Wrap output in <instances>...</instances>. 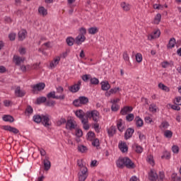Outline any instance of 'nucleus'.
<instances>
[{"mask_svg": "<svg viewBox=\"0 0 181 181\" xmlns=\"http://www.w3.org/2000/svg\"><path fill=\"white\" fill-rule=\"evenodd\" d=\"M117 166L118 168H124V166H126L128 169H134V168H135V164L131 159H129V158L124 157L117 160Z\"/></svg>", "mask_w": 181, "mask_h": 181, "instance_id": "f257e3e1", "label": "nucleus"}, {"mask_svg": "<svg viewBox=\"0 0 181 181\" xmlns=\"http://www.w3.org/2000/svg\"><path fill=\"white\" fill-rule=\"evenodd\" d=\"M86 115L88 119L89 118V119H93L94 122H98L101 118L100 112L97 110L88 111L86 112Z\"/></svg>", "mask_w": 181, "mask_h": 181, "instance_id": "f03ea898", "label": "nucleus"}, {"mask_svg": "<svg viewBox=\"0 0 181 181\" xmlns=\"http://www.w3.org/2000/svg\"><path fill=\"white\" fill-rule=\"evenodd\" d=\"M79 181H86V179L88 177V169L87 168H82L79 170L78 174Z\"/></svg>", "mask_w": 181, "mask_h": 181, "instance_id": "7ed1b4c3", "label": "nucleus"}, {"mask_svg": "<svg viewBox=\"0 0 181 181\" xmlns=\"http://www.w3.org/2000/svg\"><path fill=\"white\" fill-rule=\"evenodd\" d=\"M45 87H46V84H45V83H39L35 85H33L31 86L32 92L33 94H38L39 91H42V90H45Z\"/></svg>", "mask_w": 181, "mask_h": 181, "instance_id": "20e7f679", "label": "nucleus"}, {"mask_svg": "<svg viewBox=\"0 0 181 181\" xmlns=\"http://www.w3.org/2000/svg\"><path fill=\"white\" fill-rule=\"evenodd\" d=\"M160 37V30L156 28L153 31L148 35V40H153L154 39H158Z\"/></svg>", "mask_w": 181, "mask_h": 181, "instance_id": "39448f33", "label": "nucleus"}, {"mask_svg": "<svg viewBox=\"0 0 181 181\" xmlns=\"http://www.w3.org/2000/svg\"><path fill=\"white\" fill-rule=\"evenodd\" d=\"M66 128L69 131H73L77 128V122L73 119H69L66 122Z\"/></svg>", "mask_w": 181, "mask_h": 181, "instance_id": "423d86ee", "label": "nucleus"}, {"mask_svg": "<svg viewBox=\"0 0 181 181\" xmlns=\"http://www.w3.org/2000/svg\"><path fill=\"white\" fill-rule=\"evenodd\" d=\"M47 98H54L55 100H64L65 95H56V92L52 91L47 95Z\"/></svg>", "mask_w": 181, "mask_h": 181, "instance_id": "0eeeda50", "label": "nucleus"}, {"mask_svg": "<svg viewBox=\"0 0 181 181\" xmlns=\"http://www.w3.org/2000/svg\"><path fill=\"white\" fill-rule=\"evenodd\" d=\"M117 127L118 131H119V132H124V131H125V122H124V120H122V119H119L117 121Z\"/></svg>", "mask_w": 181, "mask_h": 181, "instance_id": "6e6552de", "label": "nucleus"}, {"mask_svg": "<svg viewBox=\"0 0 181 181\" xmlns=\"http://www.w3.org/2000/svg\"><path fill=\"white\" fill-rule=\"evenodd\" d=\"M59 63H60V57L57 56L55 57L53 60H52L49 62V69H56V67H57V65L59 64Z\"/></svg>", "mask_w": 181, "mask_h": 181, "instance_id": "1a4fd4ad", "label": "nucleus"}, {"mask_svg": "<svg viewBox=\"0 0 181 181\" xmlns=\"http://www.w3.org/2000/svg\"><path fill=\"white\" fill-rule=\"evenodd\" d=\"M80 86H81V81H78L76 84L69 86V90L71 93H77L80 90Z\"/></svg>", "mask_w": 181, "mask_h": 181, "instance_id": "9d476101", "label": "nucleus"}, {"mask_svg": "<svg viewBox=\"0 0 181 181\" xmlns=\"http://www.w3.org/2000/svg\"><path fill=\"white\" fill-rule=\"evenodd\" d=\"M41 122L45 127H50V116H49L48 115H42Z\"/></svg>", "mask_w": 181, "mask_h": 181, "instance_id": "9b49d317", "label": "nucleus"}, {"mask_svg": "<svg viewBox=\"0 0 181 181\" xmlns=\"http://www.w3.org/2000/svg\"><path fill=\"white\" fill-rule=\"evenodd\" d=\"M47 8H45V6H40L38 8V15L40 16H42V18H45L46 16H47Z\"/></svg>", "mask_w": 181, "mask_h": 181, "instance_id": "f8f14e48", "label": "nucleus"}, {"mask_svg": "<svg viewBox=\"0 0 181 181\" xmlns=\"http://www.w3.org/2000/svg\"><path fill=\"white\" fill-rule=\"evenodd\" d=\"M42 163L44 165V170L47 171L50 169L52 164L50 160H49V157L46 156L45 159L42 160Z\"/></svg>", "mask_w": 181, "mask_h": 181, "instance_id": "ddd939ff", "label": "nucleus"}, {"mask_svg": "<svg viewBox=\"0 0 181 181\" xmlns=\"http://www.w3.org/2000/svg\"><path fill=\"white\" fill-rule=\"evenodd\" d=\"M86 42V35H78L76 38H75V43L76 45H80L83 42Z\"/></svg>", "mask_w": 181, "mask_h": 181, "instance_id": "4468645a", "label": "nucleus"}, {"mask_svg": "<svg viewBox=\"0 0 181 181\" xmlns=\"http://www.w3.org/2000/svg\"><path fill=\"white\" fill-rule=\"evenodd\" d=\"M148 179L152 181L158 180V174H156V171H155V170H151L148 173Z\"/></svg>", "mask_w": 181, "mask_h": 181, "instance_id": "2eb2a0df", "label": "nucleus"}, {"mask_svg": "<svg viewBox=\"0 0 181 181\" xmlns=\"http://www.w3.org/2000/svg\"><path fill=\"white\" fill-rule=\"evenodd\" d=\"M120 6L123 11H125L126 12H128V11L131 9V4H129L128 1H122L120 4Z\"/></svg>", "mask_w": 181, "mask_h": 181, "instance_id": "dca6fc26", "label": "nucleus"}, {"mask_svg": "<svg viewBox=\"0 0 181 181\" xmlns=\"http://www.w3.org/2000/svg\"><path fill=\"white\" fill-rule=\"evenodd\" d=\"M76 117L78 118H79L81 121H83V119H86V118H87V115L84 114V112L83 110H77L75 112Z\"/></svg>", "mask_w": 181, "mask_h": 181, "instance_id": "f3484780", "label": "nucleus"}, {"mask_svg": "<svg viewBox=\"0 0 181 181\" xmlns=\"http://www.w3.org/2000/svg\"><path fill=\"white\" fill-rule=\"evenodd\" d=\"M13 62L15 63L16 66H21V64L23 63V59L18 55H14Z\"/></svg>", "mask_w": 181, "mask_h": 181, "instance_id": "a211bd4d", "label": "nucleus"}, {"mask_svg": "<svg viewBox=\"0 0 181 181\" xmlns=\"http://www.w3.org/2000/svg\"><path fill=\"white\" fill-rule=\"evenodd\" d=\"M5 131H8L9 132H12L13 134H19V130L15 127H12L11 126H4Z\"/></svg>", "mask_w": 181, "mask_h": 181, "instance_id": "6ab92c4d", "label": "nucleus"}, {"mask_svg": "<svg viewBox=\"0 0 181 181\" xmlns=\"http://www.w3.org/2000/svg\"><path fill=\"white\" fill-rule=\"evenodd\" d=\"M119 148L123 153L128 151V146L127 145V143L124 142H121L119 144Z\"/></svg>", "mask_w": 181, "mask_h": 181, "instance_id": "aec40b11", "label": "nucleus"}, {"mask_svg": "<svg viewBox=\"0 0 181 181\" xmlns=\"http://www.w3.org/2000/svg\"><path fill=\"white\" fill-rule=\"evenodd\" d=\"M134 129L129 128L126 130L124 138L126 139H129V138L132 137V135L134 134Z\"/></svg>", "mask_w": 181, "mask_h": 181, "instance_id": "412c9836", "label": "nucleus"}, {"mask_svg": "<svg viewBox=\"0 0 181 181\" xmlns=\"http://www.w3.org/2000/svg\"><path fill=\"white\" fill-rule=\"evenodd\" d=\"M132 111V107L126 106L121 110L120 113L122 115H127L128 112H131Z\"/></svg>", "mask_w": 181, "mask_h": 181, "instance_id": "4be33fe9", "label": "nucleus"}, {"mask_svg": "<svg viewBox=\"0 0 181 181\" xmlns=\"http://www.w3.org/2000/svg\"><path fill=\"white\" fill-rule=\"evenodd\" d=\"M102 90L103 91H108L110 88H111V85L108 83V81H103L101 82Z\"/></svg>", "mask_w": 181, "mask_h": 181, "instance_id": "5701e85b", "label": "nucleus"}, {"mask_svg": "<svg viewBox=\"0 0 181 181\" xmlns=\"http://www.w3.org/2000/svg\"><path fill=\"white\" fill-rule=\"evenodd\" d=\"M3 121H5V122H13L15 120L13 119V117L9 115H4L2 117Z\"/></svg>", "mask_w": 181, "mask_h": 181, "instance_id": "b1692460", "label": "nucleus"}, {"mask_svg": "<svg viewBox=\"0 0 181 181\" xmlns=\"http://www.w3.org/2000/svg\"><path fill=\"white\" fill-rule=\"evenodd\" d=\"M33 114V107L30 105H28L25 111V115H27V117H30Z\"/></svg>", "mask_w": 181, "mask_h": 181, "instance_id": "393cba45", "label": "nucleus"}, {"mask_svg": "<svg viewBox=\"0 0 181 181\" xmlns=\"http://www.w3.org/2000/svg\"><path fill=\"white\" fill-rule=\"evenodd\" d=\"M161 19H162V15H160V13H158L154 17L153 23H154V25H159V23H160Z\"/></svg>", "mask_w": 181, "mask_h": 181, "instance_id": "a878e982", "label": "nucleus"}, {"mask_svg": "<svg viewBox=\"0 0 181 181\" xmlns=\"http://www.w3.org/2000/svg\"><path fill=\"white\" fill-rule=\"evenodd\" d=\"M81 122L83 124V129H85L86 131H88V129H90V125L88 124V118L82 119Z\"/></svg>", "mask_w": 181, "mask_h": 181, "instance_id": "bb28decb", "label": "nucleus"}, {"mask_svg": "<svg viewBox=\"0 0 181 181\" xmlns=\"http://www.w3.org/2000/svg\"><path fill=\"white\" fill-rule=\"evenodd\" d=\"M132 147L137 153H142L144 151L142 147L136 144H134Z\"/></svg>", "mask_w": 181, "mask_h": 181, "instance_id": "cd10ccee", "label": "nucleus"}, {"mask_svg": "<svg viewBox=\"0 0 181 181\" xmlns=\"http://www.w3.org/2000/svg\"><path fill=\"white\" fill-rule=\"evenodd\" d=\"M88 32L89 35H95V33H98V28L91 27L88 29Z\"/></svg>", "mask_w": 181, "mask_h": 181, "instance_id": "c85d7f7f", "label": "nucleus"}, {"mask_svg": "<svg viewBox=\"0 0 181 181\" xmlns=\"http://www.w3.org/2000/svg\"><path fill=\"white\" fill-rule=\"evenodd\" d=\"M42 115H34L33 117V119L34 122H36L37 124H40L42 122Z\"/></svg>", "mask_w": 181, "mask_h": 181, "instance_id": "c756f323", "label": "nucleus"}, {"mask_svg": "<svg viewBox=\"0 0 181 181\" xmlns=\"http://www.w3.org/2000/svg\"><path fill=\"white\" fill-rule=\"evenodd\" d=\"M87 139L88 141H94L95 139V134L93 132H89L87 134Z\"/></svg>", "mask_w": 181, "mask_h": 181, "instance_id": "7c9ffc66", "label": "nucleus"}, {"mask_svg": "<svg viewBox=\"0 0 181 181\" xmlns=\"http://www.w3.org/2000/svg\"><path fill=\"white\" fill-rule=\"evenodd\" d=\"M136 127H143L144 126V120L141 119L139 117H136L135 118Z\"/></svg>", "mask_w": 181, "mask_h": 181, "instance_id": "2f4dec72", "label": "nucleus"}, {"mask_svg": "<svg viewBox=\"0 0 181 181\" xmlns=\"http://www.w3.org/2000/svg\"><path fill=\"white\" fill-rule=\"evenodd\" d=\"M163 134L165 138H168V139H170V138L173 136V132H172V131L170 130L164 131Z\"/></svg>", "mask_w": 181, "mask_h": 181, "instance_id": "473e14b6", "label": "nucleus"}, {"mask_svg": "<svg viewBox=\"0 0 181 181\" xmlns=\"http://www.w3.org/2000/svg\"><path fill=\"white\" fill-rule=\"evenodd\" d=\"M160 128L162 131H165V129H168V128H169V122L166 121L162 122L161 124L160 125Z\"/></svg>", "mask_w": 181, "mask_h": 181, "instance_id": "72a5a7b5", "label": "nucleus"}, {"mask_svg": "<svg viewBox=\"0 0 181 181\" xmlns=\"http://www.w3.org/2000/svg\"><path fill=\"white\" fill-rule=\"evenodd\" d=\"M161 159H167V160H168V159H170V153L168 151H163Z\"/></svg>", "mask_w": 181, "mask_h": 181, "instance_id": "f704fd0d", "label": "nucleus"}, {"mask_svg": "<svg viewBox=\"0 0 181 181\" xmlns=\"http://www.w3.org/2000/svg\"><path fill=\"white\" fill-rule=\"evenodd\" d=\"M175 45H176V40L175 38H171L168 45V49H173V47H175Z\"/></svg>", "mask_w": 181, "mask_h": 181, "instance_id": "c9c22d12", "label": "nucleus"}, {"mask_svg": "<svg viewBox=\"0 0 181 181\" xmlns=\"http://www.w3.org/2000/svg\"><path fill=\"white\" fill-rule=\"evenodd\" d=\"M116 132V129L114 127H111L110 129L107 130V134L110 136H113L114 134Z\"/></svg>", "mask_w": 181, "mask_h": 181, "instance_id": "e433bc0d", "label": "nucleus"}, {"mask_svg": "<svg viewBox=\"0 0 181 181\" xmlns=\"http://www.w3.org/2000/svg\"><path fill=\"white\" fill-rule=\"evenodd\" d=\"M15 94L16 97H22L23 95V93H22V90H21V87L18 86L16 88Z\"/></svg>", "mask_w": 181, "mask_h": 181, "instance_id": "4c0bfd02", "label": "nucleus"}, {"mask_svg": "<svg viewBox=\"0 0 181 181\" xmlns=\"http://www.w3.org/2000/svg\"><path fill=\"white\" fill-rule=\"evenodd\" d=\"M149 110L151 112H156L158 111V106L155 103L150 105Z\"/></svg>", "mask_w": 181, "mask_h": 181, "instance_id": "58836bf2", "label": "nucleus"}, {"mask_svg": "<svg viewBox=\"0 0 181 181\" xmlns=\"http://www.w3.org/2000/svg\"><path fill=\"white\" fill-rule=\"evenodd\" d=\"M79 101L81 105L87 104V103H88V98H86V96H81L79 97Z\"/></svg>", "mask_w": 181, "mask_h": 181, "instance_id": "ea45409f", "label": "nucleus"}, {"mask_svg": "<svg viewBox=\"0 0 181 181\" xmlns=\"http://www.w3.org/2000/svg\"><path fill=\"white\" fill-rule=\"evenodd\" d=\"M78 150L79 151V152H81V153H84L87 151L88 148L84 145H79L78 146Z\"/></svg>", "mask_w": 181, "mask_h": 181, "instance_id": "a19ab883", "label": "nucleus"}, {"mask_svg": "<svg viewBox=\"0 0 181 181\" xmlns=\"http://www.w3.org/2000/svg\"><path fill=\"white\" fill-rule=\"evenodd\" d=\"M90 84H93L94 86H97V84H99L100 83V81L98 80V78L95 77L92 78L91 76H90Z\"/></svg>", "mask_w": 181, "mask_h": 181, "instance_id": "79ce46f5", "label": "nucleus"}, {"mask_svg": "<svg viewBox=\"0 0 181 181\" xmlns=\"http://www.w3.org/2000/svg\"><path fill=\"white\" fill-rule=\"evenodd\" d=\"M112 111L117 112L119 110V105L118 103H112Z\"/></svg>", "mask_w": 181, "mask_h": 181, "instance_id": "37998d69", "label": "nucleus"}, {"mask_svg": "<svg viewBox=\"0 0 181 181\" xmlns=\"http://www.w3.org/2000/svg\"><path fill=\"white\" fill-rule=\"evenodd\" d=\"M158 87L161 89L163 90V91H167L169 92V88L166 86H165V84L163 83H159L158 84Z\"/></svg>", "mask_w": 181, "mask_h": 181, "instance_id": "c03bdc74", "label": "nucleus"}, {"mask_svg": "<svg viewBox=\"0 0 181 181\" xmlns=\"http://www.w3.org/2000/svg\"><path fill=\"white\" fill-rule=\"evenodd\" d=\"M147 161L151 166H153L155 165V161H153V156H148L147 157Z\"/></svg>", "mask_w": 181, "mask_h": 181, "instance_id": "a18cd8bd", "label": "nucleus"}, {"mask_svg": "<svg viewBox=\"0 0 181 181\" xmlns=\"http://www.w3.org/2000/svg\"><path fill=\"white\" fill-rule=\"evenodd\" d=\"M66 43L69 46H73L74 45V38L73 37H68L66 39Z\"/></svg>", "mask_w": 181, "mask_h": 181, "instance_id": "49530a36", "label": "nucleus"}, {"mask_svg": "<svg viewBox=\"0 0 181 181\" xmlns=\"http://www.w3.org/2000/svg\"><path fill=\"white\" fill-rule=\"evenodd\" d=\"M46 97H40L37 98V104H42V103H46Z\"/></svg>", "mask_w": 181, "mask_h": 181, "instance_id": "de8ad7c7", "label": "nucleus"}, {"mask_svg": "<svg viewBox=\"0 0 181 181\" xmlns=\"http://www.w3.org/2000/svg\"><path fill=\"white\" fill-rule=\"evenodd\" d=\"M92 145L93 146H96V148H98V146H100V140H98V139H95L92 141Z\"/></svg>", "mask_w": 181, "mask_h": 181, "instance_id": "09e8293b", "label": "nucleus"}, {"mask_svg": "<svg viewBox=\"0 0 181 181\" xmlns=\"http://www.w3.org/2000/svg\"><path fill=\"white\" fill-rule=\"evenodd\" d=\"M136 60L137 63H141L142 62V54L137 53L136 54Z\"/></svg>", "mask_w": 181, "mask_h": 181, "instance_id": "8fccbe9b", "label": "nucleus"}, {"mask_svg": "<svg viewBox=\"0 0 181 181\" xmlns=\"http://www.w3.org/2000/svg\"><path fill=\"white\" fill-rule=\"evenodd\" d=\"M134 114L130 113V114L127 115L126 119H127V121H129V122H131V121L134 120Z\"/></svg>", "mask_w": 181, "mask_h": 181, "instance_id": "3c124183", "label": "nucleus"}, {"mask_svg": "<svg viewBox=\"0 0 181 181\" xmlns=\"http://www.w3.org/2000/svg\"><path fill=\"white\" fill-rule=\"evenodd\" d=\"M76 135L78 138H81V136H83V131L80 129H77L76 130Z\"/></svg>", "mask_w": 181, "mask_h": 181, "instance_id": "603ef678", "label": "nucleus"}, {"mask_svg": "<svg viewBox=\"0 0 181 181\" xmlns=\"http://www.w3.org/2000/svg\"><path fill=\"white\" fill-rule=\"evenodd\" d=\"M90 78H91V75L85 74L82 76V80H83L84 81H88V80H90Z\"/></svg>", "mask_w": 181, "mask_h": 181, "instance_id": "864d4df0", "label": "nucleus"}, {"mask_svg": "<svg viewBox=\"0 0 181 181\" xmlns=\"http://www.w3.org/2000/svg\"><path fill=\"white\" fill-rule=\"evenodd\" d=\"M77 163H78L79 170L83 169V168H87V167L84 166V164L83 163V160H78Z\"/></svg>", "mask_w": 181, "mask_h": 181, "instance_id": "5fc2aeb1", "label": "nucleus"}, {"mask_svg": "<svg viewBox=\"0 0 181 181\" xmlns=\"http://www.w3.org/2000/svg\"><path fill=\"white\" fill-rule=\"evenodd\" d=\"M56 104V101L54 100H49L47 102V105L48 107H54V105Z\"/></svg>", "mask_w": 181, "mask_h": 181, "instance_id": "6e6d98bb", "label": "nucleus"}, {"mask_svg": "<svg viewBox=\"0 0 181 181\" xmlns=\"http://www.w3.org/2000/svg\"><path fill=\"white\" fill-rule=\"evenodd\" d=\"M172 151L173 153H179V146L174 145L172 146Z\"/></svg>", "mask_w": 181, "mask_h": 181, "instance_id": "4d7b16f0", "label": "nucleus"}, {"mask_svg": "<svg viewBox=\"0 0 181 181\" xmlns=\"http://www.w3.org/2000/svg\"><path fill=\"white\" fill-rule=\"evenodd\" d=\"M123 59L124 62H129V55H128V52H124L123 53Z\"/></svg>", "mask_w": 181, "mask_h": 181, "instance_id": "13d9d810", "label": "nucleus"}, {"mask_svg": "<svg viewBox=\"0 0 181 181\" xmlns=\"http://www.w3.org/2000/svg\"><path fill=\"white\" fill-rule=\"evenodd\" d=\"M157 179H158V181L163 180V179H165V173L163 172H160Z\"/></svg>", "mask_w": 181, "mask_h": 181, "instance_id": "bf43d9fd", "label": "nucleus"}, {"mask_svg": "<svg viewBox=\"0 0 181 181\" xmlns=\"http://www.w3.org/2000/svg\"><path fill=\"white\" fill-rule=\"evenodd\" d=\"M16 37V33H11L8 35V38L10 40H15Z\"/></svg>", "mask_w": 181, "mask_h": 181, "instance_id": "052dcab7", "label": "nucleus"}, {"mask_svg": "<svg viewBox=\"0 0 181 181\" xmlns=\"http://www.w3.org/2000/svg\"><path fill=\"white\" fill-rule=\"evenodd\" d=\"M175 103L176 105H181V97L178 96V97L175 98Z\"/></svg>", "mask_w": 181, "mask_h": 181, "instance_id": "680f3d73", "label": "nucleus"}, {"mask_svg": "<svg viewBox=\"0 0 181 181\" xmlns=\"http://www.w3.org/2000/svg\"><path fill=\"white\" fill-rule=\"evenodd\" d=\"M145 122H146V124H152L153 121L152 120V118L151 117L147 116L145 117Z\"/></svg>", "mask_w": 181, "mask_h": 181, "instance_id": "e2e57ef3", "label": "nucleus"}, {"mask_svg": "<svg viewBox=\"0 0 181 181\" xmlns=\"http://www.w3.org/2000/svg\"><path fill=\"white\" fill-rule=\"evenodd\" d=\"M74 105H75V107H80L81 105V102H80V99L75 100L74 101Z\"/></svg>", "mask_w": 181, "mask_h": 181, "instance_id": "0e129e2a", "label": "nucleus"}, {"mask_svg": "<svg viewBox=\"0 0 181 181\" xmlns=\"http://www.w3.org/2000/svg\"><path fill=\"white\" fill-rule=\"evenodd\" d=\"M66 122L67 121L66 120V119L62 118L57 122V125H62V124H66Z\"/></svg>", "mask_w": 181, "mask_h": 181, "instance_id": "69168bd1", "label": "nucleus"}, {"mask_svg": "<svg viewBox=\"0 0 181 181\" xmlns=\"http://www.w3.org/2000/svg\"><path fill=\"white\" fill-rule=\"evenodd\" d=\"M38 151H39L41 156H46V151H45V149L39 148Z\"/></svg>", "mask_w": 181, "mask_h": 181, "instance_id": "338daca9", "label": "nucleus"}, {"mask_svg": "<svg viewBox=\"0 0 181 181\" xmlns=\"http://www.w3.org/2000/svg\"><path fill=\"white\" fill-rule=\"evenodd\" d=\"M153 8L154 9H160L162 10L163 9V6L160 5V4H154L153 5Z\"/></svg>", "mask_w": 181, "mask_h": 181, "instance_id": "774afa93", "label": "nucleus"}]
</instances>
